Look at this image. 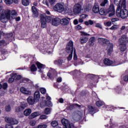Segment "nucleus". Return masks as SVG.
I'll return each instance as SVG.
<instances>
[{
	"instance_id": "2",
	"label": "nucleus",
	"mask_w": 128,
	"mask_h": 128,
	"mask_svg": "<svg viewBox=\"0 0 128 128\" xmlns=\"http://www.w3.org/2000/svg\"><path fill=\"white\" fill-rule=\"evenodd\" d=\"M4 14L2 16L0 14V20L2 22H7L8 20L12 18H14V16L18 14L16 10H13L12 11H4Z\"/></svg>"
},
{
	"instance_id": "51",
	"label": "nucleus",
	"mask_w": 128,
	"mask_h": 128,
	"mask_svg": "<svg viewBox=\"0 0 128 128\" xmlns=\"http://www.w3.org/2000/svg\"><path fill=\"white\" fill-rule=\"evenodd\" d=\"M48 2L51 6H52L53 4H56V0H48Z\"/></svg>"
},
{
	"instance_id": "52",
	"label": "nucleus",
	"mask_w": 128,
	"mask_h": 128,
	"mask_svg": "<svg viewBox=\"0 0 128 128\" xmlns=\"http://www.w3.org/2000/svg\"><path fill=\"white\" fill-rule=\"evenodd\" d=\"M76 116L78 118H82V112H77V114H76Z\"/></svg>"
},
{
	"instance_id": "31",
	"label": "nucleus",
	"mask_w": 128,
	"mask_h": 128,
	"mask_svg": "<svg viewBox=\"0 0 128 128\" xmlns=\"http://www.w3.org/2000/svg\"><path fill=\"white\" fill-rule=\"evenodd\" d=\"M13 76H14V78L15 80H20L22 78V76L20 75H16V73H12Z\"/></svg>"
},
{
	"instance_id": "53",
	"label": "nucleus",
	"mask_w": 128,
	"mask_h": 128,
	"mask_svg": "<svg viewBox=\"0 0 128 128\" xmlns=\"http://www.w3.org/2000/svg\"><path fill=\"white\" fill-rule=\"evenodd\" d=\"M74 53V60H78V56H76V49H74V50H73Z\"/></svg>"
},
{
	"instance_id": "47",
	"label": "nucleus",
	"mask_w": 128,
	"mask_h": 128,
	"mask_svg": "<svg viewBox=\"0 0 128 128\" xmlns=\"http://www.w3.org/2000/svg\"><path fill=\"white\" fill-rule=\"evenodd\" d=\"M6 10H2V5H0V14L1 16H4V12Z\"/></svg>"
},
{
	"instance_id": "5",
	"label": "nucleus",
	"mask_w": 128,
	"mask_h": 128,
	"mask_svg": "<svg viewBox=\"0 0 128 128\" xmlns=\"http://www.w3.org/2000/svg\"><path fill=\"white\" fill-rule=\"evenodd\" d=\"M104 62L106 66H119V64H122L118 63V62H116V61L112 62V60L108 58L104 59Z\"/></svg>"
},
{
	"instance_id": "14",
	"label": "nucleus",
	"mask_w": 128,
	"mask_h": 128,
	"mask_svg": "<svg viewBox=\"0 0 128 128\" xmlns=\"http://www.w3.org/2000/svg\"><path fill=\"white\" fill-rule=\"evenodd\" d=\"M98 42L100 44H108L110 42V40L104 38H98Z\"/></svg>"
},
{
	"instance_id": "15",
	"label": "nucleus",
	"mask_w": 128,
	"mask_h": 128,
	"mask_svg": "<svg viewBox=\"0 0 128 128\" xmlns=\"http://www.w3.org/2000/svg\"><path fill=\"white\" fill-rule=\"evenodd\" d=\"M20 92H21L22 94H28L29 96L32 94V92L30 91V90L24 87H22L20 88Z\"/></svg>"
},
{
	"instance_id": "11",
	"label": "nucleus",
	"mask_w": 128,
	"mask_h": 128,
	"mask_svg": "<svg viewBox=\"0 0 128 128\" xmlns=\"http://www.w3.org/2000/svg\"><path fill=\"white\" fill-rule=\"evenodd\" d=\"M40 104L41 108H44V106H48L50 108V106H52V102H50V100L42 101Z\"/></svg>"
},
{
	"instance_id": "37",
	"label": "nucleus",
	"mask_w": 128,
	"mask_h": 128,
	"mask_svg": "<svg viewBox=\"0 0 128 128\" xmlns=\"http://www.w3.org/2000/svg\"><path fill=\"white\" fill-rule=\"evenodd\" d=\"M62 60H58L54 61V64H58L60 66V64H62Z\"/></svg>"
},
{
	"instance_id": "16",
	"label": "nucleus",
	"mask_w": 128,
	"mask_h": 128,
	"mask_svg": "<svg viewBox=\"0 0 128 128\" xmlns=\"http://www.w3.org/2000/svg\"><path fill=\"white\" fill-rule=\"evenodd\" d=\"M92 12L94 14H98L100 12V6L98 4L95 3L92 8Z\"/></svg>"
},
{
	"instance_id": "30",
	"label": "nucleus",
	"mask_w": 128,
	"mask_h": 128,
	"mask_svg": "<svg viewBox=\"0 0 128 128\" xmlns=\"http://www.w3.org/2000/svg\"><path fill=\"white\" fill-rule=\"evenodd\" d=\"M108 12H116V10H114V4H111L108 8Z\"/></svg>"
},
{
	"instance_id": "35",
	"label": "nucleus",
	"mask_w": 128,
	"mask_h": 128,
	"mask_svg": "<svg viewBox=\"0 0 128 128\" xmlns=\"http://www.w3.org/2000/svg\"><path fill=\"white\" fill-rule=\"evenodd\" d=\"M126 30V32H128V26H126V24L122 26L120 28V30Z\"/></svg>"
},
{
	"instance_id": "18",
	"label": "nucleus",
	"mask_w": 128,
	"mask_h": 128,
	"mask_svg": "<svg viewBox=\"0 0 128 128\" xmlns=\"http://www.w3.org/2000/svg\"><path fill=\"white\" fill-rule=\"evenodd\" d=\"M70 18H64L60 20V22L62 26H66L70 22L68 21Z\"/></svg>"
},
{
	"instance_id": "48",
	"label": "nucleus",
	"mask_w": 128,
	"mask_h": 128,
	"mask_svg": "<svg viewBox=\"0 0 128 128\" xmlns=\"http://www.w3.org/2000/svg\"><path fill=\"white\" fill-rule=\"evenodd\" d=\"M22 110H24L22 108L21 106L16 107V112H22Z\"/></svg>"
},
{
	"instance_id": "22",
	"label": "nucleus",
	"mask_w": 128,
	"mask_h": 128,
	"mask_svg": "<svg viewBox=\"0 0 128 128\" xmlns=\"http://www.w3.org/2000/svg\"><path fill=\"white\" fill-rule=\"evenodd\" d=\"M88 111L90 114H96V112H98V110H96V108H94L92 106H88Z\"/></svg>"
},
{
	"instance_id": "40",
	"label": "nucleus",
	"mask_w": 128,
	"mask_h": 128,
	"mask_svg": "<svg viewBox=\"0 0 128 128\" xmlns=\"http://www.w3.org/2000/svg\"><path fill=\"white\" fill-rule=\"evenodd\" d=\"M107 4H108V0H104L103 2L100 4V6H104Z\"/></svg>"
},
{
	"instance_id": "43",
	"label": "nucleus",
	"mask_w": 128,
	"mask_h": 128,
	"mask_svg": "<svg viewBox=\"0 0 128 128\" xmlns=\"http://www.w3.org/2000/svg\"><path fill=\"white\" fill-rule=\"evenodd\" d=\"M20 106L22 108V110H24V108H26V106H28V104H26L24 102H22Z\"/></svg>"
},
{
	"instance_id": "8",
	"label": "nucleus",
	"mask_w": 128,
	"mask_h": 128,
	"mask_svg": "<svg viewBox=\"0 0 128 128\" xmlns=\"http://www.w3.org/2000/svg\"><path fill=\"white\" fill-rule=\"evenodd\" d=\"M82 10V5L80 4H76L73 7V12L74 14H80Z\"/></svg>"
},
{
	"instance_id": "54",
	"label": "nucleus",
	"mask_w": 128,
	"mask_h": 128,
	"mask_svg": "<svg viewBox=\"0 0 128 128\" xmlns=\"http://www.w3.org/2000/svg\"><path fill=\"white\" fill-rule=\"evenodd\" d=\"M47 127L46 124H40L38 126V128H46Z\"/></svg>"
},
{
	"instance_id": "20",
	"label": "nucleus",
	"mask_w": 128,
	"mask_h": 128,
	"mask_svg": "<svg viewBox=\"0 0 128 128\" xmlns=\"http://www.w3.org/2000/svg\"><path fill=\"white\" fill-rule=\"evenodd\" d=\"M44 17V21L46 22H50V21L52 20V18L50 16H46V14H41L40 16V18Z\"/></svg>"
},
{
	"instance_id": "23",
	"label": "nucleus",
	"mask_w": 128,
	"mask_h": 128,
	"mask_svg": "<svg viewBox=\"0 0 128 128\" xmlns=\"http://www.w3.org/2000/svg\"><path fill=\"white\" fill-rule=\"evenodd\" d=\"M44 17H40V20L41 22V26L42 28H46V22L44 21Z\"/></svg>"
},
{
	"instance_id": "64",
	"label": "nucleus",
	"mask_w": 128,
	"mask_h": 128,
	"mask_svg": "<svg viewBox=\"0 0 128 128\" xmlns=\"http://www.w3.org/2000/svg\"><path fill=\"white\" fill-rule=\"evenodd\" d=\"M124 82H128V75H126L124 77Z\"/></svg>"
},
{
	"instance_id": "28",
	"label": "nucleus",
	"mask_w": 128,
	"mask_h": 128,
	"mask_svg": "<svg viewBox=\"0 0 128 128\" xmlns=\"http://www.w3.org/2000/svg\"><path fill=\"white\" fill-rule=\"evenodd\" d=\"M32 112V110L30 108L26 109L24 111V114L26 116H28L30 113Z\"/></svg>"
},
{
	"instance_id": "57",
	"label": "nucleus",
	"mask_w": 128,
	"mask_h": 128,
	"mask_svg": "<svg viewBox=\"0 0 128 128\" xmlns=\"http://www.w3.org/2000/svg\"><path fill=\"white\" fill-rule=\"evenodd\" d=\"M120 2H122V0H114V4L118 6L120 4Z\"/></svg>"
},
{
	"instance_id": "17",
	"label": "nucleus",
	"mask_w": 128,
	"mask_h": 128,
	"mask_svg": "<svg viewBox=\"0 0 128 128\" xmlns=\"http://www.w3.org/2000/svg\"><path fill=\"white\" fill-rule=\"evenodd\" d=\"M108 46L107 47V50L108 54H112V48H114V44H108Z\"/></svg>"
},
{
	"instance_id": "62",
	"label": "nucleus",
	"mask_w": 128,
	"mask_h": 128,
	"mask_svg": "<svg viewBox=\"0 0 128 128\" xmlns=\"http://www.w3.org/2000/svg\"><path fill=\"white\" fill-rule=\"evenodd\" d=\"M109 16L110 18L112 16H114L116 14V12H109Z\"/></svg>"
},
{
	"instance_id": "32",
	"label": "nucleus",
	"mask_w": 128,
	"mask_h": 128,
	"mask_svg": "<svg viewBox=\"0 0 128 128\" xmlns=\"http://www.w3.org/2000/svg\"><path fill=\"white\" fill-rule=\"evenodd\" d=\"M22 4L25 6H28L30 4V0H22Z\"/></svg>"
},
{
	"instance_id": "3",
	"label": "nucleus",
	"mask_w": 128,
	"mask_h": 128,
	"mask_svg": "<svg viewBox=\"0 0 128 128\" xmlns=\"http://www.w3.org/2000/svg\"><path fill=\"white\" fill-rule=\"evenodd\" d=\"M74 42L70 40L68 42V46L66 47V52L70 53V55L68 58V60H71L72 58V52H74Z\"/></svg>"
},
{
	"instance_id": "4",
	"label": "nucleus",
	"mask_w": 128,
	"mask_h": 128,
	"mask_svg": "<svg viewBox=\"0 0 128 128\" xmlns=\"http://www.w3.org/2000/svg\"><path fill=\"white\" fill-rule=\"evenodd\" d=\"M47 76L48 78L52 80V78H55L56 76H58V72L54 69L50 68L49 71L47 74Z\"/></svg>"
},
{
	"instance_id": "25",
	"label": "nucleus",
	"mask_w": 128,
	"mask_h": 128,
	"mask_svg": "<svg viewBox=\"0 0 128 128\" xmlns=\"http://www.w3.org/2000/svg\"><path fill=\"white\" fill-rule=\"evenodd\" d=\"M36 64L39 70V72H42V68H44V65L40 64V62H36Z\"/></svg>"
},
{
	"instance_id": "34",
	"label": "nucleus",
	"mask_w": 128,
	"mask_h": 128,
	"mask_svg": "<svg viewBox=\"0 0 128 128\" xmlns=\"http://www.w3.org/2000/svg\"><path fill=\"white\" fill-rule=\"evenodd\" d=\"M120 48L121 52H124L126 50V45H120Z\"/></svg>"
},
{
	"instance_id": "61",
	"label": "nucleus",
	"mask_w": 128,
	"mask_h": 128,
	"mask_svg": "<svg viewBox=\"0 0 128 128\" xmlns=\"http://www.w3.org/2000/svg\"><path fill=\"white\" fill-rule=\"evenodd\" d=\"M40 120H46V119L48 118V116H46V115H42L40 116Z\"/></svg>"
},
{
	"instance_id": "46",
	"label": "nucleus",
	"mask_w": 128,
	"mask_h": 128,
	"mask_svg": "<svg viewBox=\"0 0 128 128\" xmlns=\"http://www.w3.org/2000/svg\"><path fill=\"white\" fill-rule=\"evenodd\" d=\"M37 68L36 66V65L32 64L30 67V70L31 72H36V70Z\"/></svg>"
},
{
	"instance_id": "45",
	"label": "nucleus",
	"mask_w": 128,
	"mask_h": 128,
	"mask_svg": "<svg viewBox=\"0 0 128 128\" xmlns=\"http://www.w3.org/2000/svg\"><path fill=\"white\" fill-rule=\"evenodd\" d=\"M36 122L35 121V120H32L30 122V124L32 126H36Z\"/></svg>"
},
{
	"instance_id": "7",
	"label": "nucleus",
	"mask_w": 128,
	"mask_h": 128,
	"mask_svg": "<svg viewBox=\"0 0 128 128\" xmlns=\"http://www.w3.org/2000/svg\"><path fill=\"white\" fill-rule=\"evenodd\" d=\"M40 50L42 52V54H52V52H54V50H52V48H50L48 45L44 46L42 48H41Z\"/></svg>"
},
{
	"instance_id": "24",
	"label": "nucleus",
	"mask_w": 128,
	"mask_h": 128,
	"mask_svg": "<svg viewBox=\"0 0 128 128\" xmlns=\"http://www.w3.org/2000/svg\"><path fill=\"white\" fill-rule=\"evenodd\" d=\"M32 12H33V16L34 18H37V16H38V9L36 8L33 6H32Z\"/></svg>"
},
{
	"instance_id": "19",
	"label": "nucleus",
	"mask_w": 128,
	"mask_h": 128,
	"mask_svg": "<svg viewBox=\"0 0 128 128\" xmlns=\"http://www.w3.org/2000/svg\"><path fill=\"white\" fill-rule=\"evenodd\" d=\"M27 102H28L29 104H34L36 102H38L32 96H29L27 99Z\"/></svg>"
},
{
	"instance_id": "63",
	"label": "nucleus",
	"mask_w": 128,
	"mask_h": 128,
	"mask_svg": "<svg viewBox=\"0 0 128 128\" xmlns=\"http://www.w3.org/2000/svg\"><path fill=\"white\" fill-rule=\"evenodd\" d=\"M81 36H90V34L84 32H80Z\"/></svg>"
},
{
	"instance_id": "21",
	"label": "nucleus",
	"mask_w": 128,
	"mask_h": 128,
	"mask_svg": "<svg viewBox=\"0 0 128 128\" xmlns=\"http://www.w3.org/2000/svg\"><path fill=\"white\" fill-rule=\"evenodd\" d=\"M42 114V113L40 112H36L32 113L30 116H29L30 118H36V116H38Z\"/></svg>"
},
{
	"instance_id": "12",
	"label": "nucleus",
	"mask_w": 128,
	"mask_h": 128,
	"mask_svg": "<svg viewBox=\"0 0 128 128\" xmlns=\"http://www.w3.org/2000/svg\"><path fill=\"white\" fill-rule=\"evenodd\" d=\"M52 26H58L60 24V19L58 18H56L52 20Z\"/></svg>"
},
{
	"instance_id": "27",
	"label": "nucleus",
	"mask_w": 128,
	"mask_h": 128,
	"mask_svg": "<svg viewBox=\"0 0 128 128\" xmlns=\"http://www.w3.org/2000/svg\"><path fill=\"white\" fill-rule=\"evenodd\" d=\"M88 40V38L86 36H82L80 38V42H81L82 44H86Z\"/></svg>"
},
{
	"instance_id": "10",
	"label": "nucleus",
	"mask_w": 128,
	"mask_h": 128,
	"mask_svg": "<svg viewBox=\"0 0 128 128\" xmlns=\"http://www.w3.org/2000/svg\"><path fill=\"white\" fill-rule=\"evenodd\" d=\"M5 122L10 124H18V121L16 119L10 118L8 117L5 118Z\"/></svg>"
},
{
	"instance_id": "55",
	"label": "nucleus",
	"mask_w": 128,
	"mask_h": 128,
	"mask_svg": "<svg viewBox=\"0 0 128 128\" xmlns=\"http://www.w3.org/2000/svg\"><path fill=\"white\" fill-rule=\"evenodd\" d=\"M66 12H68V14H70V16L72 14H74V11H72V9H68V11H64Z\"/></svg>"
},
{
	"instance_id": "50",
	"label": "nucleus",
	"mask_w": 128,
	"mask_h": 128,
	"mask_svg": "<svg viewBox=\"0 0 128 128\" xmlns=\"http://www.w3.org/2000/svg\"><path fill=\"white\" fill-rule=\"evenodd\" d=\"M104 24H105V26H112V22L110 21L104 22Z\"/></svg>"
},
{
	"instance_id": "56",
	"label": "nucleus",
	"mask_w": 128,
	"mask_h": 128,
	"mask_svg": "<svg viewBox=\"0 0 128 128\" xmlns=\"http://www.w3.org/2000/svg\"><path fill=\"white\" fill-rule=\"evenodd\" d=\"M2 88L3 90H6V88H8V84L6 82L3 84Z\"/></svg>"
},
{
	"instance_id": "59",
	"label": "nucleus",
	"mask_w": 128,
	"mask_h": 128,
	"mask_svg": "<svg viewBox=\"0 0 128 128\" xmlns=\"http://www.w3.org/2000/svg\"><path fill=\"white\" fill-rule=\"evenodd\" d=\"M6 112H10V106L8 105L6 106L5 108Z\"/></svg>"
},
{
	"instance_id": "60",
	"label": "nucleus",
	"mask_w": 128,
	"mask_h": 128,
	"mask_svg": "<svg viewBox=\"0 0 128 128\" xmlns=\"http://www.w3.org/2000/svg\"><path fill=\"white\" fill-rule=\"evenodd\" d=\"M118 28V26L116 25H114L112 26L110 28V30H116Z\"/></svg>"
},
{
	"instance_id": "49",
	"label": "nucleus",
	"mask_w": 128,
	"mask_h": 128,
	"mask_svg": "<svg viewBox=\"0 0 128 128\" xmlns=\"http://www.w3.org/2000/svg\"><path fill=\"white\" fill-rule=\"evenodd\" d=\"M74 74H78L79 76L82 74V72L78 71V70H74Z\"/></svg>"
},
{
	"instance_id": "58",
	"label": "nucleus",
	"mask_w": 128,
	"mask_h": 128,
	"mask_svg": "<svg viewBox=\"0 0 128 128\" xmlns=\"http://www.w3.org/2000/svg\"><path fill=\"white\" fill-rule=\"evenodd\" d=\"M0 46H6V43L4 40L0 41Z\"/></svg>"
},
{
	"instance_id": "36",
	"label": "nucleus",
	"mask_w": 128,
	"mask_h": 128,
	"mask_svg": "<svg viewBox=\"0 0 128 128\" xmlns=\"http://www.w3.org/2000/svg\"><path fill=\"white\" fill-rule=\"evenodd\" d=\"M84 24L86 26H90H90H92V24H94V21L89 20L88 21L85 22Z\"/></svg>"
},
{
	"instance_id": "29",
	"label": "nucleus",
	"mask_w": 128,
	"mask_h": 128,
	"mask_svg": "<svg viewBox=\"0 0 128 128\" xmlns=\"http://www.w3.org/2000/svg\"><path fill=\"white\" fill-rule=\"evenodd\" d=\"M99 14L100 16H106V10L100 8V10H99Z\"/></svg>"
},
{
	"instance_id": "26",
	"label": "nucleus",
	"mask_w": 128,
	"mask_h": 128,
	"mask_svg": "<svg viewBox=\"0 0 128 128\" xmlns=\"http://www.w3.org/2000/svg\"><path fill=\"white\" fill-rule=\"evenodd\" d=\"M94 42H96V38L91 37L88 41L90 46H94Z\"/></svg>"
},
{
	"instance_id": "41",
	"label": "nucleus",
	"mask_w": 128,
	"mask_h": 128,
	"mask_svg": "<svg viewBox=\"0 0 128 128\" xmlns=\"http://www.w3.org/2000/svg\"><path fill=\"white\" fill-rule=\"evenodd\" d=\"M58 124V123L56 121H52V122H51V126L53 128H56V126Z\"/></svg>"
},
{
	"instance_id": "6",
	"label": "nucleus",
	"mask_w": 128,
	"mask_h": 128,
	"mask_svg": "<svg viewBox=\"0 0 128 128\" xmlns=\"http://www.w3.org/2000/svg\"><path fill=\"white\" fill-rule=\"evenodd\" d=\"M54 10L58 12H62L64 10V5L60 3H57L53 8Z\"/></svg>"
},
{
	"instance_id": "9",
	"label": "nucleus",
	"mask_w": 128,
	"mask_h": 128,
	"mask_svg": "<svg viewBox=\"0 0 128 128\" xmlns=\"http://www.w3.org/2000/svg\"><path fill=\"white\" fill-rule=\"evenodd\" d=\"M118 42L120 46H124L126 45L128 42V36L126 35H122V37L119 38Z\"/></svg>"
},
{
	"instance_id": "42",
	"label": "nucleus",
	"mask_w": 128,
	"mask_h": 128,
	"mask_svg": "<svg viewBox=\"0 0 128 128\" xmlns=\"http://www.w3.org/2000/svg\"><path fill=\"white\" fill-rule=\"evenodd\" d=\"M103 104H104V102L100 100L97 101L96 102V105L97 106H102Z\"/></svg>"
},
{
	"instance_id": "39",
	"label": "nucleus",
	"mask_w": 128,
	"mask_h": 128,
	"mask_svg": "<svg viewBox=\"0 0 128 128\" xmlns=\"http://www.w3.org/2000/svg\"><path fill=\"white\" fill-rule=\"evenodd\" d=\"M40 91L42 94H46V90L45 88H40Z\"/></svg>"
},
{
	"instance_id": "38",
	"label": "nucleus",
	"mask_w": 128,
	"mask_h": 128,
	"mask_svg": "<svg viewBox=\"0 0 128 128\" xmlns=\"http://www.w3.org/2000/svg\"><path fill=\"white\" fill-rule=\"evenodd\" d=\"M10 76H12V78H9L8 82H10V83L14 82L16 80L14 79V74H10Z\"/></svg>"
},
{
	"instance_id": "1",
	"label": "nucleus",
	"mask_w": 128,
	"mask_h": 128,
	"mask_svg": "<svg viewBox=\"0 0 128 128\" xmlns=\"http://www.w3.org/2000/svg\"><path fill=\"white\" fill-rule=\"evenodd\" d=\"M126 0H122L121 6H118L116 9V14L118 18H120L122 20L128 18V11L126 9Z\"/></svg>"
},
{
	"instance_id": "13",
	"label": "nucleus",
	"mask_w": 128,
	"mask_h": 128,
	"mask_svg": "<svg viewBox=\"0 0 128 128\" xmlns=\"http://www.w3.org/2000/svg\"><path fill=\"white\" fill-rule=\"evenodd\" d=\"M34 98L37 102H38V100H40V91L36 90L34 92Z\"/></svg>"
},
{
	"instance_id": "33",
	"label": "nucleus",
	"mask_w": 128,
	"mask_h": 128,
	"mask_svg": "<svg viewBox=\"0 0 128 128\" xmlns=\"http://www.w3.org/2000/svg\"><path fill=\"white\" fill-rule=\"evenodd\" d=\"M4 2L7 6H10L14 4V0H4Z\"/></svg>"
},
{
	"instance_id": "44",
	"label": "nucleus",
	"mask_w": 128,
	"mask_h": 128,
	"mask_svg": "<svg viewBox=\"0 0 128 128\" xmlns=\"http://www.w3.org/2000/svg\"><path fill=\"white\" fill-rule=\"evenodd\" d=\"M51 110L50 108H46L44 110L45 114H50Z\"/></svg>"
}]
</instances>
